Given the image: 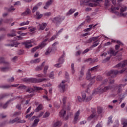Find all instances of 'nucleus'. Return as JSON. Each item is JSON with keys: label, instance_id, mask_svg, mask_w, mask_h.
Masks as SVG:
<instances>
[{"label": "nucleus", "instance_id": "1", "mask_svg": "<svg viewBox=\"0 0 127 127\" xmlns=\"http://www.w3.org/2000/svg\"><path fill=\"white\" fill-rule=\"evenodd\" d=\"M123 72H125V69H123L120 71L118 70H111L110 71H109L107 73V76H111V77H109V86L105 87H99L97 88V91L96 92H99V93H104V92H107L108 90H111V89H113L114 87L115 86V79L113 78H115L120 73V74H122V73H123Z\"/></svg>", "mask_w": 127, "mask_h": 127}, {"label": "nucleus", "instance_id": "2", "mask_svg": "<svg viewBox=\"0 0 127 127\" xmlns=\"http://www.w3.org/2000/svg\"><path fill=\"white\" fill-rule=\"evenodd\" d=\"M0 63H4L5 66H7L6 67L0 68V70L1 71H2V72H5V71H7L10 69V64L7 62H5L3 58H0Z\"/></svg>", "mask_w": 127, "mask_h": 127}, {"label": "nucleus", "instance_id": "3", "mask_svg": "<svg viewBox=\"0 0 127 127\" xmlns=\"http://www.w3.org/2000/svg\"><path fill=\"white\" fill-rule=\"evenodd\" d=\"M64 20V17H61V16H58L54 18L52 20L53 22L55 23L56 25H58L59 23H61L62 21Z\"/></svg>", "mask_w": 127, "mask_h": 127}, {"label": "nucleus", "instance_id": "4", "mask_svg": "<svg viewBox=\"0 0 127 127\" xmlns=\"http://www.w3.org/2000/svg\"><path fill=\"white\" fill-rule=\"evenodd\" d=\"M87 95H89V93H88L87 91H82L81 92V96L82 98L81 97V96H77L78 102H80V103H81L82 102H84L85 100H86V97Z\"/></svg>", "mask_w": 127, "mask_h": 127}, {"label": "nucleus", "instance_id": "5", "mask_svg": "<svg viewBox=\"0 0 127 127\" xmlns=\"http://www.w3.org/2000/svg\"><path fill=\"white\" fill-rule=\"evenodd\" d=\"M33 89H32L31 88H29L27 89V90H26V92H28L29 93H32V92H33V90H34V91H41V90H43V89L42 88L38 87H37V86H34Z\"/></svg>", "mask_w": 127, "mask_h": 127}, {"label": "nucleus", "instance_id": "6", "mask_svg": "<svg viewBox=\"0 0 127 127\" xmlns=\"http://www.w3.org/2000/svg\"><path fill=\"white\" fill-rule=\"evenodd\" d=\"M127 9V7H125L124 8H121L120 11L121 13L119 14L120 16H123V17H127V12L123 13V12H125L126 10Z\"/></svg>", "mask_w": 127, "mask_h": 127}, {"label": "nucleus", "instance_id": "7", "mask_svg": "<svg viewBox=\"0 0 127 127\" xmlns=\"http://www.w3.org/2000/svg\"><path fill=\"white\" fill-rule=\"evenodd\" d=\"M33 42L31 41H27L24 43H22V44H23L25 46L26 48H30V47H32L33 45L31 44Z\"/></svg>", "mask_w": 127, "mask_h": 127}, {"label": "nucleus", "instance_id": "8", "mask_svg": "<svg viewBox=\"0 0 127 127\" xmlns=\"http://www.w3.org/2000/svg\"><path fill=\"white\" fill-rule=\"evenodd\" d=\"M85 68H86V65H83L81 66L80 70L79 71V74L80 75V77H79V79L82 78L83 76L84 75V72H85Z\"/></svg>", "mask_w": 127, "mask_h": 127}, {"label": "nucleus", "instance_id": "9", "mask_svg": "<svg viewBox=\"0 0 127 127\" xmlns=\"http://www.w3.org/2000/svg\"><path fill=\"white\" fill-rule=\"evenodd\" d=\"M58 87L59 90L61 93H64V92H65V84H63V83H60Z\"/></svg>", "mask_w": 127, "mask_h": 127}, {"label": "nucleus", "instance_id": "10", "mask_svg": "<svg viewBox=\"0 0 127 127\" xmlns=\"http://www.w3.org/2000/svg\"><path fill=\"white\" fill-rule=\"evenodd\" d=\"M102 0H94L95 3H89L87 4L88 6H90L91 7H94V6H97L99 3L97 2V1H102Z\"/></svg>", "mask_w": 127, "mask_h": 127}, {"label": "nucleus", "instance_id": "11", "mask_svg": "<svg viewBox=\"0 0 127 127\" xmlns=\"http://www.w3.org/2000/svg\"><path fill=\"white\" fill-rule=\"evenodd\" d=\"M46 26H47V24L46 23H42V24H39L38 30H44Z\"/></svg>", "mask_w": 127, "mask_h": 127}, {"label": "nucleus", "instance_id": "12", "mask_svg": "<svg viewBox=\"0 0 127 127\" xmlns=\"http://www.w3.org/2000/svg\"><path fill=\"white\" fill-rule=\"evenodd\" d=\"M119 51L116 52L114 50L111 49L107 52L108 54H110L111 56H116L118 54Z\"/></svg>", "mask_w": 127, "mask_h": 127}, {"label": "nucleus", "instance_id": "13", "mask_svg": "<svg viewBox=\"0 0 127 127\" xmlns=\"http://www.w3.org/2000/svg\"><path fill=\"white\" fill-rule=\"evenodd\" d=\"M48 41V39H45V40H44L42 43H41V44H40L38 47H39V48H43V47H45L46 46V45H47V43L46 42Z\"/></svg>", "mask_w": 127, "mask_h": 127}, {"label": "nucleus", "instance_id": "14", "mask_svg": "<svg viewBox=\"0 0 127 127\" xmlns=\"http://www.w3.org/2000/svg\"><path fill=\"white\" fill-rule=\"evenodd\" d=\"M91 71L88 70L87 71V73H86V78L87 79V80H90V79L93 80L95 79V77H96V76H94L92 77L91 76Z\"/></svg>", "mask_w": 127, "mask_h": 127}, {"label": "nucleus", "instance_id": "15", "mask_svg": "<svg viewBox=\"0 0 127 127\" xmlns=\"http://www.w3.org/2000/svg\"><path fill=\"white\" fill-rule=\"evenodd\" d=\"M111 11L113 13H115L117 15H119L120 12L116 11V10H119L120 9V8L119 7H114L113 8H111Z\"/></svg>", "mask_w": 127, "mask_h": 127}, {"label": "nucleus", "instance_id": "16", "mask_svg": "<svg viewBox=\"0 0 127 127\" xmlns=\"http://www.w3.org/2000/svg\"><path fill=\"white\" fill-rule=\"evenodd\" d=\"M31 11L29 8H27L25 11L21 13L22 16H26V15H28V14H30Z\"/></svg>", "mask_w": 127, "mask_h": 127}, {"label": "nucleus", "instance_id": "17", "mask_svg": "<svg viewBox=\"0 0 127 127\" xmlns=\"http://www.w3.org/2000/svg\"><path fill=\"white\" fill-rule=\"evenodd\" d=\"M127 65V63H119L118 64H117L115 67V68H124V67H126V65Z\"/></svg>", "mask_w": 127, "mask_h": 127}, {"label": "nucleus", "instance_id": "18", "mask_svg": "<svg viewBox=\"0 0 127 127\" xmlns=\"http://www.w3.org/2000/svg\"><path fill=\"white\" fill-rule=\"evenodd\" d=\"M122 86H123V84H120L119 85H118V84H115V88H118L117 90L118 94L123 92V90L122 89Z\"/></svg>", "mask_w": 127, "mask_h": 127}, {"label": "nucleus", "instance_id": "19", "mask_svg": "<svg viewBox=\"0 0 127 127\" xmlns=\"http://www.w3.org/2000/svg\"><path fill=\"white\" fill-rule=\"evenodd\" d=\"M65 115H66V111L62 110L60 112L59 116L60 118H63V119H64V116H65Z\"/></svg>", "mask_w": 127, "mask_h": 127}, {"label": "nucleus", "instance_id": "20", "mask_svg": "<svg viewBox=\"0 0 127 127\" xmlns=\"http://www.w3.org/2000/svg\"><path fill=\"white\" fill-rule=\"evenodd\" d=\"M49 78H37V83H41V82H44V81H49Z\"/></svg>", "mask_w": 127, "mask_h": 127}, {"label": "nucleus", "instance_id": "21", "mask_svg": "<svg viewBox=\"0 0 127 127\" xmlns=\"http://www.w3.org/2000/svg\"><path fill=\"white\" fill-rule=\"evenodd\" d=\"M40 62V59H36L30 61V63H31V64H36L37 63H39Z\"/></svg>", "mask_w": 127, "mask_h": 127}, {"label": "nucleus", "instance_id": "22", "mask_svg": "<svg viewBox=\"0 0 127 127\" xmlns=\"http://www.w3.org/2000/svg\"><path fill=\"white\" fill-rule=\"evenodd\" d=\"M122 124L123 125V127H127V119H123L122 121Z\"/></svg>", "mask_w": 127, "mask_h": 127}, {"label": "nucleus", "instance_id": "23", "mask_svg": "<svg viewBox=\"0 0 127 127\" xmlns=\"http://www.w3.org/2000/svg\"><path fill=\"white\" fill-rule=\"evenodd\" d=\"M79 116H80V111L79 110L77 111V112L75 113V115L74 116L75 122H76V121H77L78 118H79Z\"/></svg>", "mask_w": 127, "mask_h": 127}, {"label": "nucleus", "instance_id": "24", "mask_svg": "<svg viewBox=\"0 0 127 127\" xmlns=\"http://www.w3.org/2000/svg\"><path fill=\"white\" fill-rule=\"evenodd\" d=\"M7 36L8 37H10V36H11L12 37H13V36H15V30H12L11 31V34H8Z\"/></svg>", "mask_w": 127, "mask_h": 127}, {"label": "nucleus", "instance_id": "25", "mask_svg": "<svg viewBox=\"0 0 127 127\" xmlns=\"http://www.w3.org/2000/svg\"><path fill=\"white\" fill-rule=\"evenodd\" d=\"M62 125V123H61V122L58 121L56 123H55L53 127H61Z\"/></svg>", "mask_w": 127, "mask_h": 127}, {"label": "nucleus", "instance_id": "26", "mask_svg": "<svg viewBox=\"0 0 127 127\" xmlns=\"http://www.w3.org/2000/svg\"><path fill=\"white\" fill-rule=\"evenodd\" d=\"M39 122V119H35L32 124L31 127H35L37 125H38V122Z\"/></svg>", "mask_w": 127, "mask_h": 127}, {"label": "nucleus", "instance_id": "27", "mask_svg": "<svg viewBox=\"0 0 127 127\" xmlns=\"http://www.w3.org/2000/svg\"><path fill=\"white\" fill-rule=\"evenodd\" d=\"M99 37H100V36L92 37V41L94 42V43H96V42H100V40H98Z\"/></svg>", "mask_w": 127, "mask_h": 127}, {"label": "nucleus", "instance_id": "28", "mask_svg": "<svg viewBox=\"0 0 127 127\" xmlns=\"http://www.w3.org/2000/svg\"><path fill=\"white\" fill-rule=\"evenodd\" d=\"M42 110V105L40 104L39 106L37 107V108L35 110V113H38L39 111H41Z\"/></svg>", "mask_w": 127, "mask_h": 127}, {"label": "nucleus", "instance_id": "29", "mask_svg": "<svg viewBox=\"0 0 127 127\" xmlns=\"http://www.w3.org/2000/svg\"><path fill=\"white\" fill-rule=\"evenodd\" d=\"M52 2H53V0H49L46 3V7H48L50 5L52 4Z\"/></svg>", "mask_w": 127, "mask_h": 127}, {"label": "nucleus", "instance_id": "30", "mask_svg": "<svg viewBox=\"0 0 127 127\" xmlns=\"http://www.w3.org/2000/svg\"><path fill=\"white\" fill-rule=\"evenodd\" d=\"M76 9H72L71 8L68 12L67 13V15H70V14H72V13H74V11H76Z\"/></svg>", "mask_w": 127, "mask_h": 127}, {"label": "nucleus", "instance_id": "31", "mask_svg": "<svg viewBox=\"0 0 127 127\" xmlns=\"http://www.w3.org/2000/svg\"><path fill=\"white\" fill-rule=\"evenodd\" d=\"M17 90H25L26 89V86L21 85L17 88Z\"/></svg>", "mask_w": 127, "mask_h": 127}, {"label": "nucleus", "instance_id": "32", "mask_svg": "<svg viewBox=\"0 0 127 127\" xmlns=\"http://www.w3.org/2000/svg\"><path fill=\"white\" fill-rule=\"evenodd\" d=\"M52 51V48H48L46 51L45 55H49V54H50V53H51Z\"/></svg>", "mask_w": 127, "mask_h": 127}, {"label": "nucleus", "instance_id": "33", "mask_svg": "<svg viewBox=\"0 0 127 127\" xmlns=\"http://www.w3.org/2000/svg\"><path fill=\"white\" fill-rule=\"evenodd\" d=\"M29 24V21H27L26 22H23L19 24L20 26H23V25H28Z\"/></svg>", "mask_w": 127, "mask_h": 127}, {"label": "nucleus", "instance_id": "34", "mask_svg": "<svg viewBox=\"0 0 127 127\" xmlns=\"http://www.w3.org/2000/svg\"><path fill=\"white\" fill-rule=\"evenodd\" d=\"M92 98L93 97H92V95L86 96L85 101V102H89V101H91L92 100Z\"/></svg>", "mask_w": 127, "mask_h": 127}, {"label": "nucleus", "instance_id": "35", "mask_svg": "<svg viewBox=\"0 0 127 127\" xmlns=\"http://www.w3.org/2000/svg\"><path fill=\"white\" fill-rule=\"evenodd\" d=\"M64 55H65V54H64V55H63L59 59V63H60V62H63V64L64 63V59H63L64 58Z\"/></svg>", "mask_w": 127, "mask_h": 127}, {"label": "nucleus", "instance_id": "36", "mask_svg": "<svg viewBox=\"0 0 127 127\" xmlns=\"http://www.w3.org/2000/svg\"><path fill=\"white\" fill-rule=\"evenodd\" d=\"M120 126V122L118 120H116L114 124V127H119Z\"/></svg>", "mask_w": 127, "mask_h": 127}, {"label": "nucleus", "instance_id": "37", "mask_svg": "<svg viewBox=\"0 0 127 127\" xmlns=\"http://www.w3.org/2000/svg\"><path fill=\"white\" fill-rule=\"evenodd\" d=\"M97 113L98 114H102L103 113V108L98 107L97 108Z\"/></svg>", "mask_w": 127, "mask_h": 127}, {"label": "nucleus", "instance_id": "38", "mask_svg": "<svg viewBox=\"0 0 127 127\" xmlns=\"http://www.w3.org/2000/svg\"><path fill=\"white\" fill-rule=\"evenodd\" d=\"M30 83H37V78H30Z\"/></svg>", "mask_w": 127, "mask_h": 127}, {"label": "nucleus", "instance_id": "39", "mask_svg": "<svg viewBox=\"0 0 127 127\" xmlns=\"http://www.w3.org/2000/svg\"><path fill=\"white\" fill-rule=\"evenodd\" d=\"M42 69H43V67H42V66L39 65L36 67L35 70L36 71H41Z\"/></svg>", "mask_w": 127, "mask_h": 127}, {"label": "nucleus", "instance_id": "40", "mask_svg": "<svg viewBox=\"0 0 127 127\" xmlns=\"http://www.w3.org/2000/svg\"><path fill=\"white\" fill-rule=\"evenodd\" d=\"M11 45L12 47L14 46L15 47H16V41L15 40H13L11 42Z\"/></svg>", "mask_w": 127, "mask_h": 127}, {"label": "nucleus", "instance_id": "41", "mask_svg": "<svg viewBox=\"0 0 127 127\" xmlns=\"http://www.w3.org/2000/svg\"><path fill=\"white\" fill-rule=\"evenodd\" d=\"M98 68H99V65L94 66L93 67L91 68V69H88V70H90V72H91V71H95V70H97L98 69Z\"/></svg>", "mask_w": 127, "mask_h": 127}, {"label": "nucleus", "instance_id": "42", "mask_svg": "<svg viewBox=\"0 0 127 127\" xmlns=\"http://www.w3.org/2000/svg\"><path fill=\"white\" fill-rule=\"evenodd\" d=\"M95 78H96L97 81H102V80H103V77H102L101 75L95 76Z\"/></svg>", "mask_w": 127, "mask_h": 127}, {"label": "nucleus", "instance_id": "43", "mask_svg": "<svg viewBox=\"0 0 127 127\" xmlns=\"http://www.w3.org/2000/svg\"><path fill=\"white\" fill-rule=\"evenodd\" d=\"M62 64H63V62H60L59 64H57L55 65V67H57V68H60L62 66Z\"/></svg>", "mask_w": 127, "mask_h": 127}, {"label": "nucleus", "instance_id": "44", "mask_svg": "<svg viewBox=\"0 0 127 127\" xmlns=\"http://www.w3.org/2000/svg\"><path fill=\"white\" fill-rule=\"evenodd\" d=\"M38 9V6L35 5L34 7H33V9L32 10V12L33 13H34Z\"/></svg>", "mask_w": 127, "mask_h": 127}, {"label": "nucleus", "instance_id": "45", "mask_svg": "<svg viewBox=\"0 0 127 127\" xmlns=\"http://www.w3.org/2000/svg\"><path fill=\"white\" fill-rule=\"evenodd\" d=\"M28 29H30V32H33V31L36 30V27L32 28L31 27H29Z\"/></svg>", "mask_w": 127, "mask_h": 127}, {"label": "nucleus", "instance_id": "46", "mask_svg": "<svg viewBox=\"0 0 127 127\" xmlns=\"http://www.w3.org/2000/svg\"><path fill=\"white\" fill-rule=\"evenodd\" d=\"M74 64H71V72L72 74L75 73V69L74 68Z\"/></svg>", "mask_w": 127, "mask_h": 127}, {"label": "nucleus", "instance_id": "47", "mask_svg": "<svg viewBox=\"0 0 127 127\" xmlns=\"http://www.w3.org/2000/svg\"><path fill=\"white\" fill-rule=\"evenodd\" d=\"M47 70H48V65H46L44 67V70L43 71L45 75H46V73H47Z\"/></svg>", "mask_w": 127, "mask_h": 127}, {"label": "nucleus", "instance_id": "48", "mask_svg": "<svg viewBox=\"0 0 127 127\" xmlns=\"http://www.w3.org/2000/svg\"><path fill=\"white\" fill-rule=\"evenodd\" d=\"M96 116L95 114H91L88 118V120H89V121H90V120H92V119H94V117Z\"/></svg>", "mask_w": 127, "mask_h": 127}, {"label": "nucleus", "instance_id": "49", "mask_svg": "<svg viewBox=\"0 0 127 127\" xmlns=\"http://www.w3.org/2000/svg\"><path fill=\"white\" fill-rule=\"evenodd\" d=\"M16 122V117H15L14 119H11L9 121V124H14Z\"/></svg>", "mask_w": 127, "mask_h": 127}, {"label": "nucleus", "instance_id": "50", "mask_svg": "<svg viewBox=\"0 0 127 127\" xmlns=\"http://www.w3.org/2000/svg\"><path fill=\"white\" fill-rule=\"evenodd\" d=\"M37 49H39V47L37 46V47H35V48H33L31 50V52L34 53V52H35V51H36L37 50Z\"/></svg>", "mask_w": 127, "mask_h": 127}, {"label": "nucleus", "instance_id": "51", "mask_svg": "<svg viewBox=\"0 0 127 127\" xmlns=\"http://www.w3.org/2000/svg\"><path fill=\"white\" fill-rule=\"evenodd\" d=\"M99 43H100V42H97L95 43H93V45H92L91 48H94V47H96V46H98Z\"/></svg>", "mask_w": 127, "mask_h": 127}, {"label": "nucleus", "instance_id": "52", "mask_svg": "<svg viewBox=\"0 0 127 127\" xmlns=\"http://www.w3.org/2000/svg\"><path fill=\"white\" fill-rule=\"evenodd\" d=\"M33 114H34V112H31L30 114H28L26 116V119H27L28 118H31L32 116H33Z\"/></svg>", "mask_w": 127, "mask_h": 127}, {"label": "nucleus", "instance_id": "53", "mask_svg": "<svg viewBox=\"0 0 127 127\" xmlns=\"http://www.w3.org/2000/svg\"><path fill=\"white\" fill-rule=\"evenodd\" d=\"M14 81V77H12L11 78H9L7 79V82L9 83H11V82Z\"/></svg>", "mask_w": 127, "mask_h": 127}, {"label": "nucleus", "instance_id": "54", "mask_svg": "<svg viewBox=\"0 0 127 127\" xmlns=\"http://www.w3.org/2000/svg\"><path fill=\"white\" fill-rule=\"evenodd\" d=\"M113 119V117H110L108 118V125H110V124H112L113 123V121H112V120Z\"/></svg>", "mask_w": 127, "mask_h": 127}, {"label": "nucleus", "instance_id": "55", "mask_svg": "<svg viewBox=\"0 0 127 127\" xmlns=\"http://www.w3.org/2000/svg\"><path fill=\"white\" fill-rule=\"evenodd\" d=\"M23 82H26V83L30 82V78H24L23 79Z\"/></svg>", "mask_w": 127, "mask_h": 127}, {"label": "nucleus", "instance_id": "56", "mask_svg": "<svg viewBox=\"0 0 127 127\" xmlns=\"http://www.w3.org/2000/svg\"><path fill=\"white\" fill-rule=\"evenodd\" d=\"M50 115V113L49 112H46L45 113L44 115L43 116V118H48V117Z\"/></svg>", "mask_w": 127, "mask_h": 127}, {"label": "nucleus", "instance_id": "57", "mask_svg": "<svg viewBox=\"0 0 127 127\" xmlns=\"http://www.w3.org/2000/svg\"><path fill=\"white\" fill-rule=\"evenodd\" d=\"M16 123H18L19 124H24V123H25V121H24V120H17V119Z\"/></svg>", "mask_w": 127, "mask_h": 127}, {"label": "nucleus", "instance_id": "58", "mask_svg": "<svg viewBox=\"0 0 127 127\" xmlns=\"http://www.w3.org/2000/svg\"><path fill=\"white\" fill-rule=\"evenodd\" d=\"M8 103H9V101H7L2 107L3 109H6L7 108V106L8 105Z\"/></svg>", "mask_w": 127, "mask_h": 127}, {"label": "nucleus", "instance_id": "59", "mask_svg": "<svg viewBox=\"0 0 127 127\" xmlns=\"http://www.w3.org/2000/svg\"><path fill=\"white\" fill-rule=\"evenodd\" d=\"M23 39V38L20 36H17L16 37V40H22Z\"/></svg>", "mask_w": 127, "mask_h": 127}, {"label": "nucleus", "instance_id": "60", "mask_svg": "<svg viewBox=\"0 0 127 127\" xmlns=\"http://www.w3.org/2000/svg\"><path fill=\"white\" fill-rule=\"evenodd\" d=\"M116 43L119 44L118 45H124V44H123V43H122V42H121L120 40L116 41Z\"/></svg>", "mask_w": 127, "mask_h": 127}, {"label": "nucleus", "instance_id": "61", "mask_svg": "<svg viewBox=\"0 0 127 127\" xmlns=\"http://www.w3.org/2000/svg\"><path fill=\"white\" fill-rule=\"evenodd\" d=\"M109 2H110V1H109V0H105V6H109Z\"/></svg>", "mask_w": 127, "mask_h": 127}, {"label": "nucleus", "instance_id": "62", "mask_svg": "<svg viewBox=\"0 0 127 127\" xmlns=\"http://www.w3.org/2000/svg\"><path fill=\"white\" fill-rule=\"evenodd\" d=\"M65 79H67V80H68L69 79V73L67 72H65Z\"/></svg>", "mask_w": 127, "mask_h": 127}, {"label": "nucleus", "instance_id": "63", "mask_svg": "<svg viewBox=\"0 0 127 127\" xmlns=\"http://www.w3.org/2000/svg\"><path fill=\"white\" fill-rule=\"evenodd\" d=\"M86 21L87 22H90V21H91V17H90V16H87Z\"/></svg>", "mask_w": 127, "mask_h": 127}, {"label": "nucleus", "instance_id": "64", "mask_svg": "<svg viewBox=\"0 0 127 127\" xmlns=\"http://www.w3.org/2000/svg\"><path fill=\"white\" fill-rule=\"evenodd\" d=\"M42 16H43V14H40L39 15H38V16H37V19H40Z\"/></svg>", "mask_w": 127, "mask_h": 127}]
</instances>
